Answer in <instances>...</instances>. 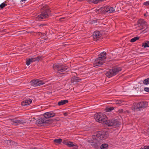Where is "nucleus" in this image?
Instances as JSON below:
<instances>
[{
    "mask_svg": "<svg viewBox=\"0 0 149 149\" xmlns=\"http://www.w3.org/2000/svg\"><path fill=\"white\" fill-rule=\"evenodd\" d=\"M109 133L106 131H100L95 133L93 136V140H89L88 142L95 149H99L101 143L98 141L106 139L109 136Z\"/></svg>",
    "mask_w": 149,
    "mask_h": 149,
    "instance_id": "1",
    "label": "nucleus"
},
{
    "mask_svg": "<svg viewBox=\"0 0 149 149\" xmlns=\"http://www.w3.org/2000/svg\"><path fill=\"white\" fill-rule=\"evenodd\" d=\"M41 10L42 12L41 14L38 15L36 18V20L37 21H42V19L47 18L49 17L50 12L47 6H44L43 8H41Z\"/></svg>",
    "mask_w": 149,
    "mask_h": 149,
    "instance_id": "2",
    "label": "nucleus"
},
{
    "mask_svg": "<svg viewBox=\"0 0 149 149\" xmlns=\"http://www.w3.org/2000/svg\"><path fill=\"white\" fill-rule=\"evenodd\" d=\"M134 107H132V109L134 111H141L148 107V102L146 101L141 102L134 103Z\"/></svg>",
    "mask_w": 149,
    "mask_h": 149,
    "instance_id": "3",
    "label": "nucleus"
},
{
    "mask_svg": "<svg viewBox=\"0 0 149 149\" xmlns=\"http://www.w3.org/2000/svg\"><path fill=\"white\" fill-rule=\"evenodd\" d=\"M122 69L120 67H115L113 68L112 69L110 70L107 71L106 73V75L108 77L110 78L116 75Z\"/></svg>",
    "mask_w": 149,
    "mask_h": 149,
    "instance_id": "4",
    "label": "nucleus"
},
{
    "mask_svg": "<svg viewBox=\"0 0 149 149\" xmlns=\"http://www.w3.org/2000/svg\"><path fill=\"white\" fill-rule=\"evenodd\" d=\"M94 118L97 121L103 124H104L106 120H107L106 116L101 112L95 114Z\"/></svg>",
    "mask_w": 149,
    "mask_h": 149,
    "instance_id": "5",
    "label": "nucleus"
},
{
    "mask_svg": "<svg viewBox=\"0 0 149 149\" xmlns=\"http://www.w3.org/2000/svg\"><path fill=\"white\" fill-rule=\"evenodd\" d=\"M104 124L108 127H116L120 125L121 123L117 120H107H107H106Z\"/></svg>",
    "mask_w": 149,
    "mask_h": 149,
    "instance_id": "6",
    "label": "nucleus"
},
{
    "mask_svg": "<svg viewBox=\"0 0 149 149\" xmlns=\"http://www.w3.org/2000/svg\"><path fill=\"white\" fill-rule=\"evenodd\" d=\"M53 67L54 69L57 70L59 72H62L66 71L68 68V67L67 66L58 64H54Z\"/></svg>",
    "mask_w": 149,
    "mask_h": 149,
    "instance_id": "7",
    "label": "nucleus"
},
{
    "mask_svg": "<svg viewBox=\"0 0 149 149\" xmlns=\"http://www.w3.org/2000/svg\"><path fill=\"white\" fill-rule=\"evenodd\" d=\"M100 10H102L104 13H111L115 12V10L113 8L107 6L102 8Z\"/></svg>",
    "mask_w": 149,
    "mask_h": 149,
    "instance_id": "8",
    "label": "nucleus"
},
{
    "mask_svg": "<svg viewBox=\"0 0 149 149\" xmlns=\"http://www.w3.org/2000/svg\"><path fill=\"white\" fill-rule=\"evenodd\" d=\"M31 83L32 86L36 87L43 85L45 82L40 79H37L31 81Z\"/></svg>",
    "mask_w": 149,
    "mask_h": 149,
    "instance_id": "9",
    "label": "nucleus"
},
{
    "mask_svg": "<svg viewBox=\"0 0 149 149\" xmlns=\"http://www.w3.org/2000/svg\"><path fill=\"white\" fill-rule=\"evenodd\" d=\"M49 123V120H46L44 118H40L36 121V123L40 126H44Z\"/></svg>",
    "mask_w": 149,
    "mask_h": 149,
    "instance_id": "10",
    "label": "nucleus"
},
{
    "mask_svg": "<svg viewBox=\"0 0 149 149\" xmlns=\"http://www.w3.org/2000/svg\"><path fill=\"white\" fill-rule=\"evenodd\" d=\"M104 62L99 58H96L94 62L93 65L94 67H98L102 65Z\"/></svg>",
    "mask_w": 149,
    "mask_h": 149,
    "instance_id": "11",
    "label": "nucleus"
},
{
    "mask_svg": "<svg viewBox=\"0 0 149 149\" xmlns=\"http://www.w3.org/2000/svg\"><path fill=\"white\" fill-rule=\"evenodd\" d=\"M93 36L94 40L97 41L100 38H101L102 35L99 31H96L94 32Z\"/></svg>",
    "mask_w": 149,
    "mask_h": 149,
    "instance_id": "12",
    "label": "nucleus"
},
{
    "mask_svg": "<svg viewBox=\"0 0 149 149\" xmlns=\"http://www.w3.org/2000/svg\"><path fill=\"white\" fill-rule=\"evenodd\" d=\"M55 113L52 111L47 112L44 114V116L46 118L53 117L55 116Z\"/></svg>",
    "mask_w": 149,
    "mask_h": 149,
    "instance_id": "13",
    "label": "nucleus"
},
{
    "mask_svg": "<svg viewBox=\"0 0 149 149\" xmlns=\"http://www.w3.org/2000/svg\"><path fill=\"white\" fill-rule=\"evenodd\" d=\"M25 122L22 120H19L17 119H13L12 120V124L14 125H16L17 124L24 125Z\"/></svg>",
    "mask_w": 149,
    "mask_h": 149,
    "instance_id": "14",
    "label": "nucleus"
},
{
    "mask_svg": "<svg viewBox=\"0 0 149 149\" xmlns=\"http://www.w3.org/2000/svg\"><path fill=\"white\" fill-rule=\"evenodd\" d=\"M81 79L78 77L74 76L71 78V81L72 84H75L78 82Z\"/></svg>",
    "mask_w": 149,
    "mask_h": 149,
    "instance_id": "15",
    "label": "nucleus"
},
{
    "mask_svg": "<svg viewBox=\"0 0 149 149\" xmlns=\"http://www.w3.org/2000/svg\"><path fill=\"white\" fill-rule=\"evenodd\" d=\"M99 57L98 58L102 59L104 62L105 59L106 58V53L105 52L101 53L99 55Z\"/></svg>",
    "mask_w": 149,
    "mask_h": 149,
    "instance_id": "16",
    "label": "nucleus"
},
{
    "mask_svg": "<svg viewBox=\"0 0 149 149\" xmlns=\"http://www.w3.org/2000/svg\"><path fill=\"white\" fill-rule=\"evenodd\" d=\"M31 102V100H26L23 101L22 102L21 104L22 106H27L30 104Z\"/></svg>",
    "mask_w": 149,
    "mask_h": 149,
    "instance_id": "17",
    "label": "nucleus"
},
{
    "mask_svg": "<svg viewBox=\"0 0 149 149\" xmlns=\"http://www.w3.org/2000/svg\"><path fill=\"white\" fill-rule=\"evenodd\" d=\"M138 25L139 26L146 25V21L143 19H141L139 20L137 22Z\"/></svg>",
    "mask_w": 149,
    "mask_h": 149,
    "instance_id": "18",
    "label": "nucleus"
},
{
    "mask_svg": "<svg viewBox=\"0 0 149 149\" xmlns=\"http://www.w3.org/2000/svg\"><path fill=\"white\" fill-rule=\"evenodd\" d=\"M63 143L64 144L66 145L69 147H72L75 146V145L73 144V142L70 141L68 142L65 141H64Z\"/></svg>",
    "mask_w": 149,
    "mask_h": 149,
    "instance_id": "19",
    "label": "nucleus"
},
{
    "mask_svg": "<svg viewBox=\"0 0 149 149\" xmlns=\"http://www.w3.org/2000/svg\"><path fill=\"white\" fill-rule=\"evenodd\" d=\"M68 102L67 100H61L58 102V104L59 106L68 103Z\"/></svg>",
    "mask_w": 149,
    "mask_h": 149,
    "instance_id": "20",
    "label": "nucleus"
},
{
    "mask_svg": "<svg viewBox=\"0 0 149 149\" xmlns=\"http://www.w3.org/2000/svg\"><path fill=\"white\" fill-rule=\"evenodd\" d=\"M87 2L89 3H92L95 4L97 3L100 1H102L104 0H86Z\"/></svg>",
    "mask_w": 149,
    "mask_h": 149,
    "instance_id": "21",
    "label": "nucleus"
},
{
    "mask_svg": "<svg viewBox=\"0 0 149 149\" xmlns=\"http://www.w3.org/2000/svg\"><path fill=\"white\" fill-rule=\"evenodd\" d=\"M40 58V57L38 56L36 57L31 58L29 59L31 62H33L35 61H39Z\"/></svg>",
    "mask_w": 149,
    "mask_h": 149,
    "instance_id": "22",
    "label": "nucleus"
},
{
    "mask_svg": "<svg viewBox=\"0 0 149 149\" xmlns=\"http://www.w3.org/2000/svg\"><path fill=\"white\" fill-rule=\"evenodd\" d=\"M142 47L144 48L149 47V41H147L145 43H143Z\"/></svg>",
    "mask_w": 149,
    "mask_h": 149,
    "instance_id": "23",
    "label": "nucleus"
},
{
    "mask_svg": "<svg viewBox=\"0 0 149 149\" xmlns=\"http://www.w3.org/2000/svg\"><path fill=\"white\" fill-rule=\"evenodd\" d=\"M108 145L107 144L104 143L102 144L101 146H100L101 149H106L107 148Z\"/></svg>",
    "mask_w": 149,
    "mask_h": 149,
    "instance_id": "24",
    "label": "nucleus"
},
{
    "mask_svg": "<svg viewBox=\"0 0 149 149\" xmlns=\"http://www.w3.org/2000/svg\"><path fill=\"white\" fill-rule=\"evenodd\" d=\"M113 109L114 108L113 107H108L106 108L105 111L106 112H110L113 110Z\"/></svg>",
    "mask_w": 149,
    "mask_h": 149,
    "instance_id": "25",
    "label": "nucleus"
},
{
    "mask_svg": "<svg viewBox=\"0 0 149 149\" xmlns=\"http://www.w3.org/2000/svg\"><path fill=\"white\" fill-rule=\"evenodd\" d=\"M62 139H54V142L57 144H60L61 142H62Z\"/></svg>",
    "mask_w": 149,
    "mask_h": 149,
    "instance_id": "26",
    "label": "nucleus"
},
{
    "mask_svg": "<svg viewBox=\"0 0 149 149\" xmlns=\"http://www.w3.org/2000/svg\"><path fill=\"white\" fill-rule=\"evenodd\" d=\"M143 84L145 85H148L149 84V77L143 80Z\"/></svg>",
    "mask_w": 149,
    "mask_h": 149,
    "instance_id": "27",
    "label": "nucleus"
},
{
    "mask_svg": "<svg viewBox=\"0 0 149 149\" xmlns=\"http://www.w3.org/2000/svg\"><path fill=\"white\" fill-rule=\"evenodd\" d=\"M139 37L137 36L132 38L131 39V42H132L136 41V40H139Z\"/></svg>",
    "mask_w": 149,
    "mask_h": 149,
    "instance_id": "28",
    "label": "nucleus"
},
{
    "mask_svg": "<svg viewBox=\"0 0 149 149\" xmlns=\"http://www.w3.org/2000/svg\"><path fill=\"white\" fill-rule=\"evenodd\" d=\"M7 5L6 4H5L4 3H2L0 5V8H3L4 7L6 6Z\"/></svg>",
    "mask_w": 149,
    "mask_h": 149,
    "instance_id": "29",
    "label": "nucleus"
},
{
    "mask_svg": "<svg viewBox=\"0 0 149 149\" xmlns=\"http://www.w3.org/2000/svg\"><path fill=\"white\" fill-rule=\"evenodd\" d=\"M140 149H149V146H143Z\"/></svg>",
    "mask_w": 149,
    "mask_h": 149,
    "instance_id": "30",
    "label": "nucleus"
},
{
    "mask_svg": "<svg viewBox=\"0 0 149 149\" xmlns=\"http://www.w3.org/2000/svg\"><path fill=\"white\" fill-rule=\"evenodd\" d=\"M31 63V62L29 59L26 61V64L28 66Z\"/></svg>",
    "mask_w": 149,
    "mask_h": 149,
    "instance_id": "31",
    "label": "nucleus"
},
{
    "mask_svg": "<svg viewBox=\"0 0 149 149\" xmlns=\"http://www.w3.org/2000/svg\"><path fill=\"white\" fill-rule=\"evenodd\" d=\"M144 90L145 91L148 92L149 91V88L148 87H145L144 88Z\"/></svg>",
    "mask_w": 149,
    "mask_h": 149,
    "instance_id": "32",
    "label": "nucleus"
},
{
    "mask_svg": "<svg viewBox=\"0 0 149 149\" xmlns=\"http://www.w3.org/2000/svg\"><path fill=\"white\" fill-rule=\"evenodd\" d=\"M149 31V29H148V28H146L143 31V32L144 33L148 32Z\"/></svg>",
    "mask_w": 149,
    "mask_h": 149,
    "instance_id": "33",
    "label": "nucleus"
},
{
    "mask_svg": "<svg viewBox=\"0 0 149 149\" xmlns=\"http://www.w3.org/2000/svg\"><path fill=\"white\" fill-rule=\"evenodd\" d=\"M143 4L146 6L149 5V0L145 2Z\"/></svg>",
    "mask_w": 149,
    "mask_h": 149,
    "instance_id": "34",
    "label": "nucleus"
},
{
    "mask_svg": "<svg viewBox=\"0 0 149 149\" xmlns=\"http://www.w3.org/2000/svg\"><path fill=\"white\" fill-rule=\"evenodd\" d=\"M131 19H132L133 20H134L133 21H135L136 20V19L134 17H132V16L131 17Z\"/></svg>",
    "mask_w": 149,
    "mask_h": 149,
    "instance_id": "35",
    "label": "nucleus"
},
{
    "mask_svg": "<svg viewBox=\"0 0 149 149\" xmlns=\"http://www.w3.org/2000/svg\"><path fill=\"white\" fill-rule=\"evenodd\" d=\"M64 115L65 116H66L67 115V113H65L64 114Z\"/></svg>",
    "mask_w": 149,
    "mask_h": 149,
    "instance_id": "36",
    "label": "nucleus"
},
{
    "mask_svg": "<svg viewBox=\"0 0 149 149\" xmlns=\"http://www.w3.org/2000/svg\"><path fill=\"white\" fill-rule=\"evenodd\" d=\"M27 0H21V1H20V2H24V1H26Z\"/></svg>",
    "mask_w": 149,
    "mask_h": 149,
    "instance_id": "37",
    "label": "nucleus"
},
{
    "mask_svg": "<svg viewBox=\"0 0 149 149\" xmlns=\"http://www.w3.org/2000/svg\"><path fill=\"white\" fill-rule=\"evenodd\" d=\"M33 120H36L35 118L34 117L33 118Z\"/></svg>",
    "mask_w": 149,
    "mask_h": 149,
    "instance_id": "38",
    "label": "nucleus"
},
{
    "mask_svg": "<svg viewBox=\"0 0 149 149\" xmlns=\"http://www.w3.org/2000/svg\"><path fill=\"white\" fill-rule=\"evenodd\" d=\"M144 16H146V14H144Z\"/></svg>",
    "mask_w": 149,
    "mask_h": 149,
    "instance_id": "39",
    "label": "nucleus"
},
{
    "mask_svg": "<svg viewBox=\"0 0 149 149\" xmlns=\"http://www.w3.org/2000/svg\"><path fill=\"white\" fill-rule=\"evenodd\" d=\"M62 19V18H60V19ZM60 21H61V20H60Z\"/></svg>",
    "mask_w": 149,
    "mask_h": 149,
    "instance_id": "40",
    "label": "nucleus"
},
{
    "mask_svg": "<svg viewBox=\"0 0 149 149\" xmlns=\"http://www.w3.org/2000/svg\"><path fill=\"white\" fill-rule=\"evenodd\" d=\"M148 93H149V92H148Z\"/></svg>",
    "mask_w": 149,
    "mask_h": 149,
    "instance_id": "41",
    "label": "nucleus"
}]
</instances>
